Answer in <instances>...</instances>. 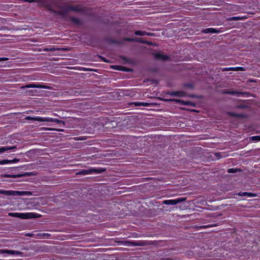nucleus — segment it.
Instances as JSON below:
<instances>
[{"label": "nucleus", "mask_w": 260, "mask_h": 260, "mask_svg": "<svg viewBox=\"0 0 260 260\" xmlns=\"http://www.w3.org/2000/svg\"><path fill=\"white\" fill-rule=\"evenodd\" d=\"M25 119L28 120H35L40 122H56L58 124H62L63 125H64L65 124V122L64 121L51 117H31L28 116L25 117Z\"/></svg>", "instance_id": "obj_1"}, {"label": "nucleus", "mask_w": 260, "mask_h": 260, "mask_svg": "<svg viewBox=\"0 0 260 260\" xmlns=\"http://www.w3.org/2000/svg\"><path fill=\"white\" fill-rule=\"evenodd\" d=\"M9 216L12 217H18L21 219H31L39 218L41 216L40 214H38L36 213L28 212V213H9Z\"/></svg>", "instance_id": "obj_2"}, {"label": "nucleus", "mask_w": 260, "mask_h": 260, "mask_svg": "<svg viewBox=\"0 0 260 260\" xmlns=\"http://www.w3.org/2000/svg\"><path fill=\"white\" fill-rule=\"evenodd\" d=\"M0 193L6 196H29L32 194L31 192L28 191L5 190L2 189H0Z\"/></svg>", "instance_id": "obj_3"}, {"label": "nucleus", "mask_w": 260, "mask_h": 260, "mask_svg": "<svg viewBox=\"0 0 260 260\" xmlns=\"http://www.w3.org/2000/svg\"><path fill=\"white\" fill-rule=\"evenodd\" d=\"M106 170L103 168H90L86 170H83L77 173L78 175H88L91 174H99L104 172Z\"/></svg>", "instance_id": "obj_4"}, {"label": "nucleus", "mask_w": 260, "mask_h": 260, "mask_svg": "<svg viewBox=\"0 0 260 260\" xmlns=\"http://www.w3.org/2000/svg\"><path fill=\"white\" fill-rule=\"evenodd\" d=\"M185 200L186 198H180L174 200H165L162 202V203L165 205H174L182 203Z\"/></svg>", "instance_id": "obj_5"}, {"label": "nucleus", "mask_w": 260, "mask_h": 260, "mask_svg": "<svg viewBox=\"0 0 260 260\" xmlns=\"http://www.w3.org/2000/svg\"><path fill=\"white\" fill-rule=\"evenodd\" d=\"M29 88H43V89H49L50 88L47 86L37 84L35 83L28 84L25 86H23L21 87V89Z\"/></svg>", "instance_id": "obj_6"}, {"label": "nucleus", "mask_w": 260, "mask_h": 260, "mask_svg": "<svg viewBox=\"0 0 260 260\" xmlns=\"http://www.w3.org/2000/svg\"><path fill=\"white\" fill-rule=\"evenodd\" d=\"M1 253H7L9 254H15L19 255L21 254V252L18 251L11 250H1Z\"/></svg>", "instance_id": "obj_7"}, {"label": "nucleus", "mask_w": 260, "mask_h": 260, "mask_svg": "<svg viewBox=\"0 0 260 260\" xmlns=\"http://www.w3.org/2000/svg\"><path fill=\"white\" fill-rule=\"evenodd\" d=\"M124 243L127 245L131 246H142L144 245V242L142 241L133 242L130 241H124Z\"/></svg>", "instance_id": "obj_8"}, {"label": "nucleus", "mask_w": 260, "mask_h": 260, "mask_svg": "<svg viewBox=\"0 0 260 260\" xmlns=\"http://www.w3.org/2000/svg\"><path fill=\"white\" fill-rule=\"evenodd\" d=\"M169 101H172V102H176L177 103H180L183 105H192L191 103L190 102L184 101H182L181 100H178V99H170V100H169Z\"/></svg>", "instance_id": "obj_9"}, {"label": "nucleus", "mask_w": 260, "mask_h": 260, "mask_svg": "<svg viewBox=\"0 0 260 260\" xmlns=\"http://www.w3.org/2000/svg\"><path fill=\"white\" fill-rule=\"evenodd\" d=\"M203 32L207 34V33H219L220 30L218 29H216L213 28H208L203 30Z\"/></svg>", "instance_id": "obj_10"}, {"label": "nucleus", "mask_w": 260, "mask_h": 260, "mask_svg": "<svg viewBox=\"0 0 260 260\" xmlns=\"http://www.w3.org/2000/svg\"><path fill=\"white\" fill-rule=\"evenodd\" d=\"M44 51H57V50H65L64 48H60L55 47H52L50 48H45L43 49Z\"/></svg>", "instance_id": "obj_11"}, {"label": "nucleus", "mask_w": 260, "mask_h": 260, "mask_svg": "<svg viewBox=\"0 0 260 260\" xmlns=\"http://www.w3.org/2000/svg\"><path fill=\"white\" fill-rule=\"evenodd\" d=\"M24 1L28 3L36 2L41 6H45V2L44 0H24Z\"/></svg>", "instance_id": "obj_12"}, {"label": "nucleus", "mask_w": 260, "mask_h": 260, "mask_svg": "<svg viewBox=\"0 0 260 260\" xmlns=\"http://www.w3.org/2000/svg\"><path fill=\"white\" fill-rule=\"evenodd\" d=\"M238 195L240 196H248L249 197H255L257 196L255 193L247 192H240L238 193Z\"/></svg>", "instance_id": "obj_13"}, {"label": "nucleus", "mask_w": 260, "mask_h": 260, "mask_svg": "<svg viewBox=\"0 0 260 260\" xmlns=\"http://www.w3.org/2000/svg\"><path fill=\"white\" fill-rule=\"evenodd\" d=\"M154 56L156 58L161 59V60H166L168 59V57L160 53H155L154 54Z\"/></svg>", "instance_id": "obj_14"}, {"label": "nucleus", "mask_w": 260, "mask_h": 260, "mask_svg": "<svg viewBox=\"0 0 260 260\" xmlns=\"http://www.w3.org/2000/svg\"><path fill=\"white\" fill-rule=\"evenodd\" d=\"M16 148H17V147L16 146L2 147L3 152L8 151V150H15L16 149Z\"/></svg>", "instance_id": "obj_15"}, {"label": "nucleus", "mask_w": 260, "mask_h": 260, "mask_svg": "<svg viewBox=\"0 0 260 260\" xmlns=\"http://www.w3.org/2000/svg\"><path fill=\"white\" fill-rule=\"evenodd\" d=\"M30 175V174L29 173H26L24 175H21V174H19V175H6L5 176L6 177H11V178H17V177H20L22 176H24V175Z\"/></svg>", "instance_id": "obj_16"}, {"label": "nucleus", "mask_w": 260, "mask_h": 260, "mask_svg": "<svg viewBox=\"0 0 260 260\" xmlns=\"http://www.w3.org/2000/svg\"><path fill=\"white\" fill-rule=\"evenodd\" d=\"M135 34L138 36H150L151 35V34L146 32L145 31H136L135 32Z\"/></svg>", "instance_id": "obj_17"}, {"label": "nucleus", "mask_w": 260, "mask_h": 260, "mask_svg": "<svg viewBox=\"0 0 260 260\" xmlns=\"http://www.w3.org/2000/svg\"><path fill=\"white\" fill-rule=\"evenodd\" d=\"M134 105L136 106H148L150 104L148 103H145V102H136V103H134Z\"/></svg>", "instance_id": "obj_18"}, {"label": "nucleus", "mask_w": 260, "mask_h": 260, "mask_svg": "<svg viewBox=\"0 0 260 260\" xmlns=\"http://www.w3.org/2000/svg\"><path fill=\"white\" fill-rule=\"evenodd\" d=\"M171 95H177L178 96H184L185 95V93L181 91L173 92L171 93Z\"/></svg>", "instance_id": "obj_19"}, {"label": "nucleus", "mask_w": 260, "mask_h": 260, "mask_svg": "<svg viewBox=\"0 0 260 260\" xmlns=\"http://www.w3.org/2000/svg\"><path fill=\"white\" fill-rule=\"evenodd\" d=\"M250 139L253 141H260V136H252L250 138Z\"/></svg>", "instance_id": "obj_20"}, {"label": "nucleus", "mask_w": 260, "mask_h": 260, "mask_svg": "<svg viewBox=\"0 0 260 260\" xmlns=\"http://www.w3.org/2000/svg\"><path fill=\"white\" fill-rule=\"evenodd\" d=\"M46 130H50V131H56L57 132H63L64 130L63 129H57V128H45Z\"/></svg>", "instance_id": "obj_21"}, {"label": "nucleus", "mask_w": 260, "mask_h": 260, "mask_svg": "<svg viewBox=\"0 0 260 260\" xmlns=\"http://www.w3.org/2000/svg\"><path fill=\"white\" fill-rule=\"evenodd\" d=\"M19 159L14 158L12 160H9V164H14L19 161Z\"/></svg>", "instance_id": "obj_22"}, {"label": "nucleus", "mask_w": 260, "mask_h": 260, "mask_svg": "<svg viewBox=\"0 0 260 260\" xmlns=\"http://www.w3.org/2000/svg\"><path fill=\"white\" fill-rule=\"evenodd\" d=\"M8 164H9V160H8V159H4V160H0V165H4Z\"/></svg>", "instance_id": "obj_23"}, {"label": "nucleus", "mask_w": 260, "mask_h": 260, "mask_svg": "<svg viewBox=\"0 0 260 260\" xmlns=\"http://www.w3.org/2000/svg\"><path fill=\"white\" fill-rule=\"evenodd\" d=\"M228 171L229 173H233L238 171V170L234 168H231L229 169Z\"/></svg>", "instance_id": "obj_24"}, {"label": "nucleus", "mask_w": 260, "mask_h": 260, "mask_svg": "<svg viewBox=\"0 0 260 260\" xmlns=\"http://www.w3.org/2000/svg\"><path fill=\"white\" fill-rule=\"evenodd\" d=\"M224 93H228V94H241V92H234V91H225V92H224Z\"/></svg>", "instance_id": "obj_25"}, {"label": "nucleus", "mask_w": 260, "mask_h": 260, "mask_svg": "<svg viewBox=\"0 0 260 260\" xmlns=\"http://www.w3.org/2000/svg\"><path fill=\"white\" fill-rule=\"evenodd\" d=\"M244 69L243 67H235L234 68L233 71H244Z\"/></svg>", "instance_id": "obj_26"}, {"label": "nucleus", "mask_w": 260, "mask_h": 260, "mask_svg": "<svg viewBox=\"0 0 260 260\" xmlns=\"http://www.w3.org/2000/svg\"><path fill=\"white\" fill-rule=\"evenodd\" d=\"M234 67L232 68H225L223 69V71H233Z\"/></svg>", "instance_id": "obj_27"}, {"label": "nucleus", "mask_w": 260, "mask_h": 260, "mask_svg": "<svg viewBox=\"0 0 260 260\" xmlns=\"http://www.w3.org/2000/svg\"><path fill=\"white\" fill-rule=\"evenodd\" d=\"M72 20L74 22H75L76 23H78L79 22V20L76 18H72Z\"/></svg>", "instance_id": "obj_28"}, {"label": "nucleus", "mask_w": 260, "mask_h": 260, "mask_svg": "<svg viewBox=\"0 0 260 260\" xmlns=\"http://www.w3.org/2000/svg\"><path fill=\"white\" fill-rule=\"evenodd\" d=\"M70 9L72 10H73V11H77L79 10L78 8L77 7H72Z\"/></svg>", "instance_id": "obj_29"}, {"label": "nucleus", "mask_w": 260, "mask_h": 260, "mask_svg": "<svg viewBox=\"0 0 260 260\" xmlns=\"http://www.w3.org/2000/svg\"><path fill=\"white\" fill-rule=\"evenodd\" d=\"M7 59H8L7 58L2 57V58H0V61L6 60H7Z\"/></svg>", "instance_id": "obj_30"}, {"label": "nucleus", "mask_w": 260, "mask_h": 260, "mask_svg": "<svg viewBox=\"0 0 260 260\" xmlns=\"http://www.w3.org/2000/svg\"><path fill=\"white\" fill-rule=\"evenodd\" d=\"M239 19V17H232V19H232V20H238V19Z\"/></svg>", "instance_id": "obj_31"}, {"label": "nucleus", "mask_w": 260, "mask_h": 260, "mask_svg": "<svg viewBox=\"0 0 260 260\" xmlns=\"http://www.w3.org/2000/svg\"><path fill=\"white\" fill-rule=\"evenodd\" d=\"M3 153V150L2 147H1L0 148V153Z\"/></svg>", "instance_id": "obj_32"}, {"label": "nucleus", "mask_w": 260, "mask_h": 260, "mask_svg": "<svg viewBox=\"0 0 260 260\" xmlns=\"http://www.w3.org/2000/svg\"><path fill=\"white\" fill-rule=\"evenodd\" d=\"M210 226H201V228H207V227H209Z\"/></svg>", "instance_id": "obj_33"}, {"label": "nucleus", "mask_w": 260, "mask_h": 260, "mask_svg": "<svg viewBox=\"0 0 260 260\" xmlns=\"http://www.w3.org/2000/svg\"><path fill=\"white\" fill-rule=\"evenodd\" d=\"M120 68H121V69H119V70H123V71H124V69H125V68H124V67H120Z\"/></svg>", "instance_id": "obj_34"}, {"label": "nucleus", "mask_w": 260, "mask_h": 260, "mask_svg": "<svg viewBox=\"0 0 260 260\" xmlns=\"http://www.w3.org/2000/svg\"><path fill=\"white\" fill-rule=\"evenodd\" d=\"M103 60L105 62H107V60H106L105 59H103Z\"/></svg>", "instance_id": "obj_35"}, {"label": "nucleus", "mask_w": 260, "mask_h": 260, "mask_svg": "<svg viewBox=\"0 0 260 260\" xmlns=\"http://www.w3.org/2000/svg\"><path fill=\"white\" fill-rule=\"evenodd\" d=\"M53 115H56V114H55V113H53Z\"/></svg>", "instance_id": "obj_36"}]
</instances>
